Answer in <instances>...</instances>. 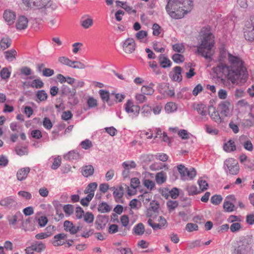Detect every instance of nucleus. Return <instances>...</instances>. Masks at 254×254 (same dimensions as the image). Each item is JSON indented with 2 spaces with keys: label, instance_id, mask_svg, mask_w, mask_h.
Returning <instances> with one entry per match:
<instances>
[{
  "label": "nucleus",
  "instance_id": "nucleus-1",
  "mask_svg": "<svg viewBox=\"0 0 254 254\" xmlns=\"http://www.w3.org/2000/svg\"><path fill=\"white\" fill-rule=\"evenodd\" d=\"M219 64L212 68L217 78L224 80L228 78L233 83L240 81L245 82L248 74L244 65V62L239 56H235L228 53L224 48L220 51Z\"/></svg>",
  "mask_w": 254,
  "mask_h": 254
},
{
  "label": "nucleus",
  "instance_id": "nucleus-2",
  "mask_svg": "<svg viewBox=\"0 0 254 254\" xmlns=\"http://www.w3.org/2000/svg\"><path fill=\"white\" fill-rule=\"evenodd\" d=\"M193 7L192 0H167L166 10L173 18H183Z\"/></svg>",
  "mask_w": 254,
  "mask_h": 254
},
{
  "label": "nucleus",
  "instance_id": "nucleus-3",
  "mask_svg": "<svg viewBox=\"0 0 254 254\" xmlns=\"http://www.w3.org/2000/svg\"><path fill=\"white\" fill-rule=\"evenodd\" d=\"M200 43L196 46L197 49L195 53L206 59L211 60L214 40L213 34L210 31V27L203 28L200 32Z\"/></svg>",
  "mask_w": 254,
  "mask_h": 254
},
{
  "label": "nucleus",
  "instance_id": "nucleus-4",
  "mask_svg": "<svg viewBox=\"0 0 254 254\" xmlns=\"http://www.w3.org/2000/svg\"><path fill=\"white\" fill-rule=\"evenodd\" d=\"M252 242V239L249 237L240 238L233 254H247L251 249Z\"/></svg>",
  "mask_w": 254,
  "mask_h": 254
},
{
  "label": "nucleus",
  "instance_id": "nucleus-5",
  "mask_svg": "<svg viewBox=\"0 0 254 254\" xmlns=\"http://www.w3.org/2000/svg\"><path fill=\"white\" fill-rule=\"evenodd\" d=\"M224 169L225 172L230 175H237L239 171V166L238 161L233 158H228L224 162Z\"/></svg>",
  "mask_w": 254,
  "mask_h": 254
},
{
  "label": "nucleus",
  "instance_id": "nucleus-6",
  "mask_svg": "<svg viewBox=\"0 0 254 254\" xmlns=\"http://www.w3.org/2000/svg\"><path fill=\"white\" fill-rule=\"evenodd\" d=\"M244 33L246 40L254 42V16H251L250 20L246 22L244 28Z\"/></svg>",
  "mask_w": 254,
  "mask_h": 254
},
{
  "label": "nucleus",
  "instance_id": "nucleus-7",
  "mask_svg": "<svg viewBox=\"0 0 254 254\" xmlns=\"http://www.w3.org/2000/svg\"><path fill=\"white\" fill-rule=\"evenodd\" d=\"M177 169L181 175V179L183 180H186L189 179L192 180L196 174V171L193 168H191L189 170L182 164L179 165L177 166Z\"/></svg>",
  "mask_w": 254,
  "mask_h": 254
},
{
  "label": "nucleus",
  "instance_id": "nucleus-8",
  "mask_svg": "<svg viewBox=\"0 0 254 254\" xmlns=\"http://www.w3.org/2000/svg\"><path fill=\"white\" fill-rule=\"evenodd\" d=\"M124 108L126 112L132 119L136 118L140 110L139 106L134 105L133 102L130 100H127L125 104Z\"/></svg>",
  "mask_w": 254,
  "mask_h": 254
},
{
  "label": "nucleus",
  "instance_id": "nucleus-9",
  "mask_svg": "<svg viewBox=\"0 0 254 254\" xmlns=\"http://www.w3.org/2000/svg\"><path fill=\"white\" fill-rule=\"evenodd\" d=\"M194 109L196 110L199 115V117L196 118V120L199 122H205L208 121V110L206 106L203 104H197L194 106Z\"/></svg>",
  "mask_w": 254,
  "mask_h": 254
},
{
  "label": "nucleus",
  "instance_id": "nucleus-10",
  "mask_svg": "<svg viewBox=\"0 0 254 254\" xmlns=\"http://www.w3.org/2000/svg\"><path fill=\"white\" fill-rule=\"evenodd\" d=\"M50 0H23V3L29 7L41 8L47 6Z\"/></svg>",
  "mask_w": 254,
  "mask_h": 254
},
{
  "label": "nucleus",
  "instance_id": "nucleus-11",
  "mask_svg": "<svg viewBox=\"0 0 254 254\" xmlns=\"http://www.w3.org/2000/svg\"><path fill=\"white\" fill-rule=\"evenodd\" d=\"M218 109L222 116L229 117L232 115L233 107L230 102L224 101L219 104Z\"/></svg>",
  "mask_w": 254,
  "mask_h": 254
},
{
  "label": "nucleus",
  "instance_id": "nucleus-12",
  "mask_svg": "<svg viewBox=\"0 0 254 254\" xmlns=\"http://www.w3.org/2000/svg\"><path fill=\"white\" fill-rule=\"evenodd\" d=\"M123 51L127 54L132 53L136 49V43L134 39L128 38L122 43Z\"/></svg>",
  "mask_w": 254,
  "mask_h": 254
},
{
  "label": "nucleus",
  "instance_id": "nucleus-13",
  "mask_svg": "<svg viewBox=\"0 0 254 254\" xmlns=\"http://www.w3.org/2000/svg\"><path fill=\"white\" fill-rule=\"evenodd\" d=\"M17 203L12 196L5 197L0 200V205L8 209L16 207Z\"/></svg>",
  "mask_w": 254,
  "mask_h": 254
},
{
  "label": "nucleus",
  "instance_id": "nucleus-14",
  "mask_svg": "<svg viewBox=\"0 0 254 254\" xmlns=\"http://www.w3.org/2000/svg\"><path fill=\"white\" fill-rule=\"evenodd\" d=\"M182 69L179 66H175L173 71L169 73V77L174 81L180 82L182 80Z\"/></svg>",
  "mask_w": 254,
  "mask_h": 254
},
{
  "label": "nucleus",
  "instance_id": "nucleus-15",
  "mask_svg": "<svg viewBox=\"0 0 254 254\" xmlns=\"http://www.w3.org/2000/svg\"><path fill=\"white\" fill-rule=\"evenodd\" d=\"M109 221V217L106 215H98L96 219L95 225L97 230L104 229Z\"/></svg>",
  "mask_w": 254,
  "mask_h": 254
},
{
  "label": "nucleus",
  "instance_id": "nucleus-16",
  "mask_svg": "<svg viewBox=\"0 0 254 254\" xmlns=\"http://www.w3.org/2000/svg\"><path fill=\"white\" fill-rule=\"evenodd\" d=\"M66 235L64 233H60L54 236L52 243L55 247H59L65 244Z\"/></svg>",
  "mask_w": 254,
  "mask_h": 254
},
{
  "label": "nucleus",
  "instance_id": "nucleus-17",
  "mask_svg": "<svg viewBox=\"0 0 254 254\" xmlns=\"http://www.w3.org/2000/svg\"><path fill=\"white\" fill-rule=\"evenodd\" d=\"M64 227L65 231L69 232L72 235L75 234L81 229V227H76L71 222L68 220L64 221Z\"/></svg>",
  "mask_w": 254,
  "mask_h": 254
},
{
  "label": "nucleus",
  "instance_id": "nucleus-18",
  "mask_svg": "<svg viewBox=\"0 0 254 254\" xmlns=\"http://www.w3.org/2000/svg\"><path fill=\"white\" fill-rule=\"evenodd\" d=\"M235 199V196L233 195L227 196L223 203V208L227 212H232L234 210V205L232 203V201Z\"/></svg>",
  "mask_w": 254,
  "mask_h": 254
},
{
  "label": "nucleus",
  "instance_id": "nucleus-19",
  "mask_svg": "<svg viewBox=\"0 0 254 254\" xmlns=\"http://www.w3.org/2000/svg\"><path fill=\"white\" fill-rule=\"evenodd\" d=\"M10 225H15L17 222L21 221L23 215L20 211L16 212L14 214L8 215L6 217Z\"/></svg>",
  "mask_w": 254,
  "mask_h": 254
},
{
  "label": "nucleus",
  "instance_id": "nucleus-20",
  "mask_svg": "<svg viewBox=\"0 0 254 254\" xmlns=\"http://www.w3.org/2000/svg\"><path fill=\"white\" fill-rule=\"evenodd\" d=\"M28 20L24 16H20L16 22V28L18 30L25 29L28 26Z\"/></svg>",
  "mask_w": 254,
  "mask_h": 254
},
{
  "label": "nucleus",
  "instance_id": "nucleus-21",
  "mask_svg": "<svg viewBox=\"0 0 254 254\" xmlns=\"http://www.w3.org/2000/svg\"><path fill=\"white\" fill-rule=\"evenodd\" d=\"M82 158L79 152L75 150L69 151L64 155V158L66 160H78Z\"/></svg>",
  "mask_w": 254,
  "mask_h": 254
},
{
  "label": "nucleus",
  "instance_id": "nucleus-22",
  "mask_svg": "<svg viewBox=\"0 0 254 254\" xmlns=\"http://www.w3.org/2000/svg\"><path fill=\"white\" fill-rule=\"evenodd\" d=\"M16 15L15 13L10 10H5L3 13V18L8 25H11L13 23L15 19Z\"/></svg>",
  "mask_w": 254,
  "mask_h": 254
},
{
  "label": "nucleus",
  "instance_id": "nucleus-23",
  "mask_svg": "<svg viewBox=\"0 0 254 254\" xmlns=\"http://www.w3.org/2000/svg\"><path fill=\"white\" fill-rule=\"evenodd\" d=\"M158 58L160 65L162 68H166L171 66V61L165 55L160 54Z\"/></svg>",
  "mask_w": 254,
  "mask_h": 254
},
{
  "label": "nucleus",
  "instance_id": "nucleus-24",
  "mask_svg": "<svg viewBox=\"0 0 254 254\" xmlns=\"http://www.w3.org/2000/svg\"><path fill=\"white\" fill-rule=\"evenodd\" d=\"M30 171V168L29 167H25L19 169L16 174L17 180L20 181L25 180Z\"/></svg>",
  "mask_w": 254,
  "mask_h": 254
},
{
  "label": "nucleus",
  "instance_id": "nucleus-25",
  "mask_svg": "<svg viewBox=\"0 0 254 254\" xmlns=\"http://www.w3.org/2000/svg\"><path fill=\"white\" fill-rule=\"evenodd\" d=\"M81 174L85 177H90L94 174V169L92 165H85L81 168Z\"/></svg>",
  "mask_w": 254,
  "mask_h": 254
},
{
  "label": "nucleus",
  "instance_id": "nucleus-26",
  "mask_svg": "<svg viewBox=\"0 0 254 254\" xmlns=\"http://www.w3.org/2000/svg\"><path fill=\"white\" fill-rule=\"evenodd\" d=\"M111 190H113V196L116 200L121 199L124 194V189L122 187L119 188L112 187Z\"/></svg>",
  "mask_w": 254,
  "mask_h": 254
},
{
  "label": "nucleus",
  "instance_id": "nucleus-27",
  "mask_svg": "<svg viewBox=\"0 0 254 254\" xmlns=\"http://www.w3.org/2000/svg\"><path fill=\"white\" fill-rule=\"evenodd\" d=\"M223 149L227 152H231L236 150V145L233 140L230 139L223 144Z\"/></svg>",
  "mask_w": 254,
  "mask_h": 254
},
{
  "label": "nucleus",
  "instance_id": "nucleus-28",
  "mask_svg": "<svg viewBox=\"0 0 254 254\" xmlns=\"http://www.w3.org/2000/svg\"><path fill=\"white\" fill-rule=\"evenodd\" d=\"M163 220L162 223H154L151 219H149L148 220L147 223L148 225L151 226L153 230H156L157 229H161L167 223V221L166 220Z\"/></svg>",
  "mask_w": 254,
  "mask_h": 254
},
{
  "label": "nucleus",
  "instance_id": "nucleus-29",
  "mask_svg": "<svg viewBox=\"0 0 254 254\" xmlns=\"http://www.w3.org/2000/svg\"><path fill=\"white\" fill-rule=\"evenodd\" d=\"M111 209L112 207L105 202H102L98 205V211L102 213L109 212Z\"/></svg>",
  "mask_w": 254,
  "mask_h": 254
},
{
  "label": "nucleus",
  "instance_id": "nucleus-30",
  "mask_svg": "<svg viewBox=\"0 0 254 254\" xmlns=\"http://www.w3.org/2000/svg\"><path fill=\"white\" fill-rule=\"evenodd\" d=\"M5 58L9 62H12L16 59L17 52L14 49H10L4 52Z\"/></svg>",
  "mask_w": 254,
  "mask_h": 254
},
{
  "label": "nucleus",
  "instance_id": "nucleus-31",
  "mask_svg": "<svg viewBox=\"0 0 254 254\" xmlns=\"http://www.w3.org/2000/svg\"><path fill=\"white\" fill-rule=\"evenodd\" d=\"M213 112L212 113L209 112V115L211 120L217 124H219L222 122V119L220 115L215 108H213Z\"/></svg>",
  "mask_w": 254,
  "mask_h": 254
},
{
  "label": "nucleus",
  "instance_id": "nucleus-32",
  "mask_svg": "<svg viewBox=\"0 0 254 254\" xmlns=\"http://www.w3.org/2000/svg\"><path fill=\"white\" fill-rule=\"evenodd\" d=\"M32 251H35L37 252H41L44 250L46 247L44 243L41 242H35L31 246Z\"/></svg>",
  "mask_w": 254,
  "mask_h": 254
},
{
  "label": "nucleus",
  "instance_id": "nucleus-33",
  "mask_svg": "<svg viewBox=\"0 0 254 254\" xmlns=\"http://www.w3.org/2000/svg\"><path fill=\"white\" fill-rule=\"evenodd\" d=\"M93 19L87 16V17H83L81 20V25L85 29H88L93 25Z\"/></svg>",
  "mask_w": 254,
  "mask_h": 254
},
{
  "label": "nucleus",
  "instance_id": "nucleus-34",
  "mask_svg": "<svg viewBox=\"0 0 254 254\" xmlns=\"http://www.w3.org/2000/svg\"><path fill=\"white\" fill-rule=\"evenodd\" d=\"M154 86V84L152 82H151L148 86H143L141 89L142 93L147 95H152L154 92L153 88Z\"/></svg>",
  "mask_w": 254,
  "mask_h": 254
},
{
  "label": "nucleus",
  "instance_id": "nucleus-35",
  "mask_svg": "<svg viewBox=\"0 0 254 254\" xmlns=\"http://www.w3.org/2000/svg\"><path fill=\"white\" fill-rule=\"evenodd\" d=\"M167 179L166 173L162 171L156 174L155 180L158 184L161 185L165 183Z\"/></svg>",
  "mask_w": 254,
  "mask_h": 254
},
{
  "label": "nucleus",
  "instance_id": "nucleus-36",
  "mask_svg": "<svg viewBox=\"0 0 254 254\" xmlns=\"http://www.w3.org/2000/svg\"><path fill=\"white\" fill-rule=\"evenodd\" d=\"M159 207V204L158 201L155 200H152L150 203V206L147 210V215L148 216H150L151 215L149 214V212L150 211H152L154 212H156L158 211V208Z\"/></svg>",
  "mask_w": 254,
  "mask_h": 254
},
{
  "label": "nucleus",
  "instance_id": "nucleus-37",
  "mask_svg": "<svg viewBox=\"0 0 254 254\" xmlns=\"http://www.w3.org/2000/svg\"><path fill=\"white\" fill-rule=\"evenodd\" d=\"M98 184L96 182H93L89 184L84 191V193H92L94 195V192L96 190Z\"/></svg>",
  "mask_w": 254,
  "mask_h": 254
},
{
  "label": "nucleus",
  "instance_id": "nucleus-38",
  "mask_svg": "<svg viewBox=\"0 0 254 254\" xmlns=\"http://www.w3.org/2000/svg\"><path fill=\"white\" fill-rule=\"evenodd\" d=\"M61 92L62 94L65 95L73 96L75 94V90H71V89L65 85H63L61 87Z\"/></svg>",
  "mask_w": 254,
  "mask_h": 254
},
{
  "label": "nucleus",
  "instance_id": "nucleus-39",
  "mask_svg": "<svg viewBox=\"0 0 254 254\" xmlns=\"http://www.w3.org/2000/svg\"><path fill=\"white\" fill-rule=\"evenodd\" d=\"M177 109V105L173 102H168L165 106V110L167 113H171L175 112Z\"/></svg>",
  "mask_w": 254,
  "mask_h": 254
},
{
  "label": "nucleus",
  "instance_id": "nucleus-40",
  "mask_svg": "<svg viewBox=\"0 0 254 254\" xmlns=\"http://www.w3.org/2000/svg\"><path fill=\"white\" fill-rule=\"evenodd\" d=\"M116 3L117 5H119L118 3H122L121 7L124 8L127 12L129 13H135L136 11L135 9H132V7L127 4L126 2H123L120 0H116Z\"/></svg>",
  "mask_w": 254,
  "mask_h": 254
},
{
  "label": "nucleus",
  "instance_id": "nucleus-41",
  "mask_svg": "<svg viewBox=\"0 0 254 254\" xmlns=\"http://www.w3.org/2000/svg\"><path fill=\"white\" fill-rule=\"evenodd\" d=\"M133 231L135 234L142 235L144 232V225L141 223L137 224L133 228Z\"/></svg>",
  "mask_w": 254,
  "mask_h": 254
},
{
  "label": "nucleus",
  "instance_id": "nucleus-42",
  "mask_svg": "<svg viewBox=\"0 0 254 254\" xmlns=\"http://www.w3.org/2000/svg\"><path fill=\"white\" fill-rule=\"evenodd\" d=\"M100 97L104 102H108L110 99V93L109 91L101 89L99 91Z\"/></svg>",
  "mask_w": 254,
  "mask_h": 254
},
{
  "label": "nucleus",
  "instance_id": "nucleus-43",
  "mask_svg": "<svg viewBox=\"0 0 254 254\" xmlns=\"http://www.w3.org/2000/svg\"><path fill=\"white\" fill-rule=\"evenodd\" d=\"M36 97L41 101H45L48 98V94L44 90H39L36 93Z\"/></svg>",
  "mask_w": 254,
  "mask_h": 254
},
{
  "label": "nucleus",
  "instance_id": "nucleus-44",
  "mask_svg": "<svg viewBox=\"0 0 254 254\" xmlns=\"http://www.w3.org/2000/svg\"><path fill=\"white\" fill-rule=\"evenodd\" d=\"M58 61L62 64L67 65L70 67H71L72 64H73L72 61L64 56L59 57Z\"/></svg>",
  "mask_w": 254,
  "mask_h": 254
},
{
  "label": "nucleus",
  "instance_id": "nucleus-45",
  "mask_svg": "<svg viewBox=\"0 0 254 254\" xmlns=\"http://www.w3.org/2000/svg\"><path fill=\"white\" fill-rule=\"evenodd\" d=\"M83 217L84 221L86 223L90 224L93 222L94 216L92 212H86L85 213H84Z\"/></svg>",
  "mask_w": 254,
  "mask_h": 254
},
{
  "label": "nucleus",
  "instance_id": "nucleus-46",
  "mask_svg": "<svg viewBox=\"0 0 254 254\" xmlns=\"http://www.w3.org/2000/svg\"><path fill=\"white\" fill-rule=\"evenodd\" d=\"M53 159V163L51 166V168L53 170L57 169L61 164V158L60 156H58L56 157H52L50 158L51 159Z\"/></svg>",
  "mask_w": 254,
  "mask_h": 254
},
{
  "label": "nucleus",
  "instance_id": "nucleus-47",
  "mask_svg": "<svg viewBox=\"0 0 254 254\" xmlns=\"http://www.w3.org/2000/svg\"><path fill=\"white\" fill-rule=\"evenodd\" d=\"M152 109L147 105H144L141 108V114L144 117H149L151 115Z\"/></svg>",
  "mask_w": 254,
  "mask_h": 254
},
{
  "label": "nucleus",
  "instance_id": "nucleus-48",
  "mask_svg": "<svg viewBox=\"0 0 254 254\" xmlns=\"http://www.w3.org/2000/svg\"><path fill=\"white\" fill-rule=\"evenodd\" d=\"M44 86V83L40 78L36 79L33 80L31 84V87L36 89L41 88Z\"/></svg>",
  "mask_w": 254,
  "mask_h": 254
},
{
  "label": "nucleus",
  "instance_id": "nucleus-49",
  "mask_svg": "<svg viewBox=\"0 0 254 254\" xmlns=\"http://www.w3.org/2000/svg\"><path fill=\"white\" fill-rule=\"evenodd\" d=\"M122 166L125 170H129L136 167V163L133 161L130 162H124L122 164Z\"/></svg>",
  "mask_w": 254,
  "mask_h": 254
},
{
  "label": "nucleus",
  "instance_id": "nucleus-50",
  "mask_svg": "<svg viewBox=\"0 0 254 254\" xmlns=\"http://www.w3.org/2000/svg\"><path fill=\"white\" fill-rule=\"evenodd\" d=\"M205 129L207 133L212 135H216L219 132L218 129L207 124L205 125Z\"/></svg>",
  "mask_w": 254,
  "mask_h": 254
},
{
  "label": "nucleus",
  "instance_id": "nucleus-51",
  "mask_svg": "<svg viewBox=\"0 0 254 254\" xmlns=\"http://www.w3.org/2000/svg\"><path fill=\"white\" fill-rule=\"evenodd\" d=\"M172 58L173 61L177 64H180L183 63L185 60L184 56L179 54H174L172 56Z\"/></svg>",
  "mask_w": 254,
  "mask_h": 254
},
{
  "label": "nucleus",
  "instance_id": "nucleus-52",
  "mask_svg": "<svg viewBox=\"0 0 254 254\" xmlns=\"http://www.w3.org/2000/svg\"><path fill=\"white\" fill-rule=\"evenodd\" d=\"M35 220L38 222L39 226L41 227H44L48 222V219L46 216H42L39 218L35 217Z\"/></svg>",
  "mask_w": 254,
  "mask_h": 254
},
{
  "label": "nucleus",
  "instance_id": "nucleus-53",
  "mask_svg": "<svg viewBox=\"0 0 254 254\" xmlns=\"http://www.w3.org/2000/svg\"><path fill=\"white\" fill-rule=\"evenodd\" d=\"M10 72L6 67L3 68L0 71V76L3 79H6L9 77Z\"/></svg>",
  "mask_w": 254,
  "mask_h": 254
},
{
  "label": "nucleus",
  "instance_id": "nucleus-54",
  "mask_svg": "<svg viewBox=\"0 0 254 254\" xmlns=\"http://www.w3.org/2000/svg\"><path fill=\"white\" fill-rule=\"evenodd\" d=\"M222 200V197L220 195H214L211 197V202L214 205H218Z\"/></svg>",
  "mask_w": 254,
  "mask_h": 254
},
{
  "label": "nucleus",
  "instance_id": "nucleus-55",
  "mask_svg": "<svg viewBox=\"0 0 254 254\" xmlns=\"http://www.w3.org/2000/svg\"><path fill=\"white\" fill-rule=\"evenodd\" d=\"M170 211L174 210L178 206V203L176 200H168L166 204Z\"/></svg>",
  "mask_w": 254,
  "mask_h": 254
},
{
  "label": "nucleus",
  "instance_id": "nucleus-56",
  "mask_svg": "<svg viewBox=\"0 0 254 254\" xmlns=\"http://www.w3.org/2000/svg\"><path fill=\"white\" fill-rule=\"evenodd\" d=\"M73 206L71 204H66L63 206V210L68 216L70 215L73 212Z\"/></svg>",
  "mask_w": 254,
  "mask_h": 254
},
{
  "label": "nucleus",
  "instance_id": "nucleus-57",
  "mask_svg": "<svg viewBox=\"0 0 254 254\" xmlns=\"http://www.w3.org/2000/svg\"><path fill=\"white\" fill-rule=\"evenodd\" d=\"M153 35L158 36L161 32L162 28L160 25L157 23H154L152 26Z\"/></svg>",
  "mask_w": 254,
  "mask_h": 254
},
{
  "label": "nucleus",
  "instance_id": "nucleus-58",
  "mask_svg": "<svg viewBox=\"0 0 254 254\" xmlns=\"http://www.w3.org/2000/svg\"><path fill=\"white\" fill-rule=\"evenodd\" d=\"M173 50L178 53H183L185 51V48L183 44L177 43L173 45Z\"/></svg>",
  "mask_w": 254,
  "mask_h": 254
},
{
  "label": "nucleus",
  "instance_id": "nucleus-59",
  "mask_svg": "<svg viewBox=\"0 0 254 254\" xmlns=\"http://www.w3.org/2000/svg\"><path fill=\"white\" fill-rule=\"evenodd\" d=\"M80 144L82 148L85 150L89 149L92 146V142L88 139L81 141Z\"/></svg>",
  "mask_w": 254,
  "mask_h": 254
},
{
  "label": "nucleus",
  "instance_id": "nucleus-60",
  "mask_svg": "<svg viewBox=\"0 0 254 254\" xmlns=\"http://www.w3.org/2000/svg\"><path fill=\"white\" fill-rule=\"evenodd\" d=\"M147 36V32L146 31L141 30L135 34V37L137 39L141 42Z\"/></svg>",
  "mask_w": 254,
  "mask_h": 254
},
{
  "label": "nucleus",
  "instance_id": "nucleus-61",
  "mask_svg": "<svg viewBox=\"0 0 254 254\" xmlns=\"http://www.w3.org/2000/svg\"><path fill=\"white\" fill-rule=\"evenodd\" d=\"M187 190L189 195H193L198 193L197 188L195 186H188Z\"/></svg>",
  "mask_w": 254,
  "mask_h": 254
},
{
  "label": "nucleus",
  "instance_id": "nucleus-62",
  "mask_svg": "<svg viewBox=\"0 0 254 254\" xmlns=\"http://www.w3.org/2000/svg\"><path fill=\"white\" fill-rule=\"evenodd\" d=\"M87 104L90 108H92L97 106V101L96 99L94 98L93 97H90L87 101Z\"/></svg>",
  "mask_w": 254,
  "mask_h": 254
},
{
  "label": "nucleus",
  "instance_id": "nucleus-63",
  "mask_svg": "<svg viewBox=\"0 0 254 254\" xmlns=\"http://www.w3.org/2000/svg\"><path fill=\"white\" fill-rule=\"evenodd\" d=\"M11 45V41L9 39H3L0 43V47L3 50L8 48Z\"/></svg>",
  "mask_w": 254,
  "mask_h": 254
},
{
  "label": "nucleus",
  "instance_id": "nucleus-64",
  "mask_svg": "<svg viewBox=\"0 0 254 254\" xmlns=\"http://www.w3.org/2000/svg\"><path fill=\"white\" fill-rule=\"evenodd\" d=\"M43 125L47 129H50L53 127L51 121L48 118H45L43 120Z\"/></svg>",
  "mask_w": 254,
  "mask_h": 254
}]
</instances>
